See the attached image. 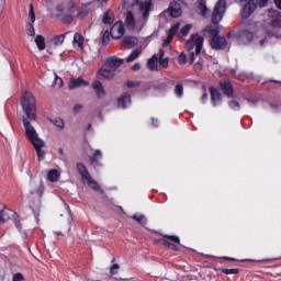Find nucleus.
Segmentation results:
<instances>
[{"instance_id":"5701e85b","label":"nucleus","mask_w":281,"mask_h":281,"mask_svg":"<svg viewBox=\"0 0 281 281\" xmlns=\"http://www.w3.org/2000/svg\"><path fill=\"white\" fill-rule=\"evenodd\" d=\"M133 221H136L138 225H146L147 220L144 214H134L132 215Z\"/></svg>"},{"instance_id":"338daca9","label":"nucleus","mask_w":281,"mask_h":281,"mask_svg":"<svg viewBox=\"0 0 281 281\" xmlns=\"http://www.w3.org/2000/svg\"><path fill=\"white\" fill-rule=\"evenodd\" d=\"M15 227H18V229H21V224L20 223H15Z\"/></svg>"},{"instance_id":"864d4df0","label":"nucleus","mask_w":281,"mask_h":281,"mask_svg":"<svg viewBox=\"0 0 281 281\" xmlns=\"http://www.w3.org/2000/svg\"><path fill=\"white\" fill-rule=\"evenodd\" d=\"M133 71H139V69H142V65H139V63H136L133 67H132Z\"/></svg>"},{"instance_id":"052dcab7","label":"nucleus","mask_w":281,"mask_h":281,"mask_svg":"<svg viewBox=\"0 0 281 281\" xmlns=\"http://www.w3.org/2000/svg\"><path fill=\"white\" fill-rule=\"evenodd\" d=\"M159 54H160L159 59L164 58V56H165L164 49H160Z\"/></svg>"},{"instance_id":"dca6fc26","label":"nucleus","mask_w":281,"mask_h":281,"mask_svg":"<svg viewBox=\"0 0 281 281\" xmlns=\"http://www.w3.org/2000/svg\"><path fill=\"white\" fill-rule=\"evenodd\" d=\"M72 45L74 47L77 45L79 49H82L85 47V36H82L80 33H75Z\"/></svg>"},{"instance_id":"2eb2a0df","label":"nucleus","mask_w":281,"mask_h":281,"mask_svg":"<svg viewBox=\"0 0 281 281\" xmlns=\"http://www.w3.org/2000/svg\"><path fill=\"white\" fill-rule=\"evenodd\" d=\"M89 85L85 79L82 78H77V79H71L69 82V89H78L79 87H87Z\"/></svg>"},{"instance_id":"423d86ee","label":"nucleus","mask_w":281,"mask_h":281,"mask_svg":"<svg viewBox=\"0 0 281 281\" xmlns=\"http://www.w3.org/2000/svg\"><path fill=\"white\" fill-rule=\"evenodd\" d=\"M124 59L117 58L115 56L105 59L104 65L100 68V71H117L122 65H124Z\"/></svg>"},{"instance_id":"e2e57ef3","label":"nucleus","mask_w":281,"mask_h":281,"mask_svg":"<svg viewBox=\"0 0 281 281\" xmlns=\"http://www.w3.org/2000/svg\"><path fill=\"white\" fill-rule=\"evenodd\" d=\"M151 124H153V126H157V120L156 119H151Z\"/></svg>"},{"instance_id":"7c9ffc66","label":"nucleus","mask_w":281,"mask_h":281,"mask_svg":"<svg viewBox=\"0 0 281 281\" xmlns=\"http://www.w3.org/2000/svg\"><path fill=\"white\" fill-rule=\"evenodd\" d=\"M29 19L30 23L34 24V21H36V14L34 13V4H30V10H29Z\"/></svg>"},{"instance_id":"f03ea898","label":"nucleus","mask_w":281,"mask_h":281,"mask_svg":"<svg viewBox=\"0 0 281 281\" xmlns=\"http://www.w3.org/2000/svg\"><path fill=\"white\" fill-rule=\"evenodd\" d=\"M23 124L25 135L37 153L38 161H43L45 159V150H43L45 148V140L38 137V133H36V130L27 119H23Z\"/></svg>"},{"instance_id":"603ef678","label":"nucleus","mask_w":281,"mask_h":281,"mask_svg":"<svg viewBox=\"0 0 281 281\" xmlns=\"http://www.w3.org/2000/svg\"><path fill=\"white\" fill-rule=\"evenodd\" d=\"M32 209H33L34 212H38V210H41L40 200L36 203H33Z\"/></svg>"},{"instance_id":"a18cd8bd","label":"nucleus","mask_w":281,"mask_h":281,"mask_svg":"<svg viewBox=\"0 0 281 281\" xmlns=\"http://www.w3.org/2000/svg\"><path fill=\"white\" fill-rule=\"evenodd\" d=\"M241 38H247L248 43L254 38V33L251 32H245L241 36Z\"/></svg>"},{"instance_id":"6ab92c4d","label":"nucleus","mask_w":281,"mask_h":281,"mask_svg":"<svg viewBox=\"0 0 281 281\" xmlns=\"http://www.w3.org/2000/svg\"><path fill=\"white\" fill-rule=\"evenodd\" d=\"M140 54H142V48L140 47L136 48L131 53L128 57L125 58V63H133V60H137Z\"/></svg>"},{"instance_id":"09e8293b","label":"nucleus","mask_w":281,"mask_h":281,"mask_svg":"<svg viewBox=\"0 0 281 281\" xmlns=\"http://www.w3.org/2000/svg\"><path fill=\"white\" fill-rule=\"evenodd\" d=\"M229 106H231V109H234L235 111H238V109H240V104H238L237 101H231Z\"/></svg>"},{"instance_id":"1a4fd4ad","label":"nucleus","mask_w":281,"mask_h":281,"mask_svg":"<svg viewBox=\"0 0 281 281\" xmlns=\"http://www.w3.org/2000/svg\"><path fill=\"white\" fill-rule=\"evenodd\" d=\"M269 0H250L248 4L244 8L243 16L247 18L250 15L254 10H256V7L265 8L267 5V2Z\"/></svg>"},{"instance_id":"6e6d98bb","label":"nucleus","mask_w":281,"mask_h":281,"mask_svg":"<svg viewBox=\"0 0 281 281\" xmlns=\"http://www.w3.org/2000/svg\"><path fill=\"white\" fill-rule=\"evenodd\" d=\"M137 83L133 82V81H127L126 82V87H128L130 89H133V87H136Z\"/></svg>"},{"instance_id":"ddd939ff","label":"nucleus","mask_w":281,"mask_h":281,"mask_svg":"<svg viewBox=\"0 0 281 281\" xmlns=\"http://www.w3.org/2000/svg\"><path fill=\"white\" fill-rule=\"evenodd\" d=\"M169 14L173 19H178L181 14V4H179V2H171L169 5Z\"/></svg>"},{"instance_id":"c756f323","label":"nucleus","mask_w":281,"mask_h":281,"mask_svg":"<svg viewBox=\"0 0 281 281\" xmlns=\"http://www.w3.org/2000/svg\"><path fill=\"white\" fill-rule=\"evenodd\" d=\"M52 43L55 45H63L65 43V34L57 35L52 40Z\"/></svg>"},{"instance_id":"a211bd4d","label":"nucleus","mask_w":281,"mask_h":281,"mask_svg":"<svg viewBox=\"0 0 281 281\" xmlns=\"http://www.w3.org/2000/svg\"><path fill=\"white\" fill-rule=\"evenodd\" d=\"M35 45H37V49H40V52H43L47 47L45 44V37L43 35H36Z\"/></svg>"},{"instance_id":"393cba45","label":"nucleus","mask_w":281,"mask_h":281,"mask_svg":"<svg viewBox=\"0 0 281 281\" xmlns=\"http://www.w3.org/2000/svg\"><path fill=\"white\" fill-rule=\"evenodd\" d=\"M190 30H192V24L184 25L179 32V37L183 38V36H188V34H190Z\"/></svg>"},{"instance_id":"bf43d9fd","label":"nucleus","mask_w":281,"mask_h":281,"mask_svg":"<svg viewBox=\"0 0 281 281\" xmlns=\"http://www.w3.org/2000/svg\"><path fill=\"white\" fill-rule=\"evenodd\" d=\"M124 3L127 5V8H131V0H124Z\"/></svg>"},{"instance_id":"cd10ccee","label":"nucleus","mask_w":281,"mask_h":281,"mask_svg":"<svg viewBox=\"0 0 281 281\" xmlns=\"http://www.w3.org/2000/svg\"><path fill=\"white\" fill-rule=\"evenodd\" d=\"M199 10L202 16H205L207 14V7L205 5V0H199Z\"/></svg>"},{"instance_id":"4be33fe9","label":"nucleus","mask_w":281,"mask_h":281,"mask_svg":"<svg viewBox=\"0 0 281 281\" xmlns=\"http://www.w3.org/2000/svg\"><path fill=\"white\" fill-rule=\"evenodd\" d=\"M44 191H45V188L43 187V184L37 183L32 188L31 194H37V196H43Z\"/></svg>"},{"instance_id":"c03bdc74","label":"nucleus","mask_w":281,"mask_h":281,"mask_svg":"<svg viewBox=\"0 0 281 281\" xmlns=\"http://www.w3.org/2000/svg\"><path fill=\"white\" fill-rule=\"evenodd\" d=\"M175 91H176L177 95H179V98H181V95H183V86L177 85Z\"/></svg>"},{"instance_id":"13d9d810","label":"nucleus","mask_w":281,"mask_h":281,"mask_svg":"<svg viewBox=\"0 0 281 281\" xmlns=\"http://www.w3.org/2000/svg\"><path fill=\"white\" fill-rule=\"evenodd\" d=\"M75 5H74V3L72 2H70V14H74V12H75Z\"/></svg>"},{"instance_id":"20e7f679","label":"nucleus","mask_w":281,"mask_h":281,"mask_svg":"<svg viewBox=\"0 0 281 281\" xmlns=\"http://www.w3.org/2000/svg\"><path fill=\"white\" fill-rule=\"evenodd\" d=\"M22 109L29 120H36V99L30 91L22 93Z\"/></svg>"},{"instance_id":"2f4dec72","label":"nucleus","mask_w":281,"mask_h":281,"mask_svg":"<svg viewBox=\"0 0 281 281\" xmlns=\"http://www.w3.org/2000/svg\"><path fill=\"white\" fill-rule=\"evenodd\" d=\"M103 23H113V13L111 11L104 13Z\"/></svg>"},{"instance_id":"72a5a7b5","label":"nucleus","mask_w":281,"mask_h":281,"mask_svg":"<svg viewBox=\"0 0 281 281\" xmlns=\"http://www.w3.org/2000/svg\"><path fill=\"white\" fill-rule=\"evenodd\" d=\"M222 273H225V276H237V273H240L239 269H222Z\"/></svg>"},{"instance_id":"c9c22d12","label":"nucleus","mask_w":281,"mask_h":281,"mask_svg":"<svg viewBox=\"0 0 281 281\" xmlns=\"http://www.w3.org/2000/svg\"><path fill=\"white\" fill-rule=\"evenodd\" d=\"M117 273H120V265L114 263L110 267V274L117 276Z\"/></svg>"},{"instance_id":"58836bf2","label":"nucleus","mask_w":281,"mask_h":281,"mask_svg":"<svg viewBox=\"0 0 281 281\" xmlns=\"http://www.w3.org/2000/svg\"><path fill=\"white\" fill-rule=\"evenodd\" d=\"M178 63L180 65H186V63H188V56H186L184 53H181L178 57Z\"/></svg>"},{"instance_id":"5fc2aeb1","label":"nucleus","mask_w":281,"mask_h":281,"mask_svg":"<svg viewBox=\"0 0 281 281\" xmlns=\"http://www.w3.org/2000/svg\"><path fill=\"white\" fill-rule=\"evenodd\" d=\"M194 69H195L196 71H201V69H203V64H202V63L195 64Z\"/></svg>"},{"instance_id":"6e6552de","label":"nucleus","mask_w":281,"mask_h":281,"mask_svg":"<svg viewBox=\"0 0 281 281\" xmlns=\"http://www.w3.org/2000/svg\"><path fill=\"white\" fill-rule=\"evenodd\" d=\"M227 10V2L225 0H218L213 11V23H220Z\"/></svg>"},{"instance_id":"412c9836","label":"nucleus","mask_w":281,"mask_h":281,"mask_svg":"<svg viewBox=\"0 0 281 281\" xmlns=\"http://www.w3.org/2000/svg\"><path fill=\"white\" fill-rule=\"evenodd\" d=\"M158 61H159V57H157V55H154L151 58H149L147 61L148 69H150L151 71H155V69H157Z\"/></svg>"},{"instance_id":"9d476101","label":"nucleus","mask_w":281,"mask_h":281,"mask_svg":"<svg viewBox=\"0 0 281 281\" xmlns=\"http://www.w3.org/2000/svg\"><path fill=\"white\" fill-rule=\"evenodd\" d=\"M124 32H125L124 23L122 21H119L114 23L113 26L111 27L110 34L112 38L119 40L124 36Z\"/></svg>"},{"instance_id":"b1692460","label":"nucleus","mask_w":281,"mask_h":281,"mask_svg":"<svg viewBox=\"0 0 281 281\" xmlns=\"http://www.w3.org/2000/svg\"><path fill=\"white\" fill-rule=\"evenodd\" d=\"M123 43L127 45V47H135L138 43L137 37H124Z\"/></svg>"},{"instance_id":"c85d7f7f","label":"nucleus","mask_w":281,"mask_h":281,"mask_svg":"<svg viewBox=\"0 0 281 281\" xmlns=\"http://www.w3.org/2000/svg\"><path fill=\"white\" fill-rule=\"evenodd\" d=\"M99 159H102V151H100V149H97L93 156L90 158V161L91 164H98Z\"/></svg>"},{"instance_id":"a19ab883","label":"nucleus","mask_w":281,"mask_h":281,"mask_svg":"<svg viewBox=\"0 0 281 281\" xmlns=\"http://www.w3.org/2000/svg\"><path fill=\"white\" fill-rule=\"evenodd\" d=\"M29 36H35L36 32L34 31V24L29 23V29L26 30Z\"/></svg>"},{"instance_id":"de8ad7c7","label":"nucleus","mask_w":281,"mask_h":281,"mask_svg":"<svg viewBox=\"0 0 281 281\" xmlns=\"http://www.w3.org/2000/svg\"><path fill=\"white\" fill-rule=\"evenodd\" d=\"M159 65L162 67V69H168V58L159 59Z\"/></svg>"},{"instance_id":"ea45409f","label":"nucleus","mask_w":281,"mask_h":281,"mask_svg":"<svg viewBox=\"0 0 281 281\" xmlns=\"http://www.w3.org/2000/svg\"><path fill=\"white\" fill-rule=\"evenodd\" d=\"M172 38H175V35H170V33H168L167 38L162 43V46L168 47V45H170V43H172Z\"/></svg>"},{"instance_id":"37998d69","label":"nucleus","mask_w":281,"mask_h":281,"mask_svg":"<svg viewBox=\"0 0 281 281\" xmlns=\"http://www.w3.org/2000/svg\"><path fill=\"white\" fill-rule=\"evenodd\" d=\"M54 124L57 128H65V122L61 119H55Z\"/></svg>"},{"instance_id":"bb28decb","label":"nucleus","mask_w":281,"mask_h":281,"mask_svg":"<svg viewBox=\"0 0 281 281\" xmlns=\"http://www.w3.org/2000/svg\"><path fill=\"white\" fill-rule=\"evenodd\" d=\"M48 179L54 182V181H58V177H60V173H58V170L53 169L50 171H48Z\"/></svg>"},{"instance_id":"473e14b6","label":"nucleus","mask_w":281,"mask_h":281,"mask_svg":"<svg viewBox=\"0 0 281 281\" xmlns=\"http://www.w3.org/2000/svg\"><path fill=\"white\" fill-rule=\"evenodd\" d=\"M10 221V215L8 214V212L5 211H0V225H2V223H5Z\"/></svg>"},{"instance_id":"7ed1b4c3","label":"nucleus","mask_w":281,"mask_h":281,"mask_svg":"<svg viewBox=\"0 0 281 281\" xmlns=\"http://www.w3.org/2000/svg\"><path fill=\"white\" fill-rule=\"evenodd\" d=\"M203 35L211 38L210 44L213 49H225L227 47V41L225 37L218 35V29L216 26H206L203 30Z\"/></svg>"},{"instance_id":"9b49d317","label":"nucleus","mask_w":281,"mask_h":281,"mask_svg":"<svg viewBox=\"0 0 281 281\" xmlns=\"http://www.w3.org/2000/svg\"><path fill=\"white\" fill-rule=\"evenodd\" d=\"M221 89L225 95L228 98H234V87L232 86V82L227 79H223L220 81Z\"/></svg>"},{"instance_id":"e433bc0d","label":"nucleus","mask_w":281,"mask_h":281,"mask_svg":"<svg viewBox=\"0 0 281 281\" xmlns=\"http://www.w3.org/2000/svg\"><path fill=\"white\" fill-rule=\"evenodd\" d=\"M179 27H181V23L175 24V25L169 30V34H170L171 36H175V34H177V32H179Z\"/></svg>"},{"instance_id":"aec40b11","label":"nucleus","mask_w":281,"mask_h":281,"mask_svg":"<svg viewBox=\"0 0 281 281\" xmlns=\"http://www.w3.org/2000/svg\"><path fill=\"white\" fill-rule=\"evenodd\" d=\"M98 78H101L102 80H113L115 78V72L113 71H99Z\"/></svg>"},{"instance_id":"4468645a","label":"nucleus","mask_w":281,"mask_h":281,"mask_svg":"<svg viewBox=\"0 0 281 281\" xmlns=\"http://www.w3.org/2000/svg\"><path fill=\"white\" fill-rule=\"evenodd\" d=\"M127 104H131V94L123 93L117 99L119 109H126Z\"/></svg>"},{"instance_id":"0eeeda50","label":"nucleus","mask_w":281,"mask_h":281,"mask_svg":"<svg viewBox=\"0 0 281 281\" xmlns=\"http://www.w3.org/2000/svg\"><path fill=\"white\" fill-rule=\"evenodd\" d=\"M203 36L195 34L187 42V49L190 52L195 47V54L199 56V54H201V49H203Z\"/></svg>"},{"instance_id":"f257e3e1","label":"nucleus","mask_w":281,"mask_h":281,"mask_svg":"<svg viewBox=\"0 0 281 281\" xmlns=\"http://www.w3.org/2000/svg\"><path fill=\"white\" fill-rule=\"evenodd\" d=\"M131 8L132 10H128L125 14V23L128 30H137L139 32L148 23L153 3L150 0H136Z\"/></svg>"},{"instance_id":"8fccbe9b","label":"nucleus","mask_w":281,"mask_h":281,"mask_svg":"<svg viewBox=\"0 0 281 281\" xmlns=\"http://www.w3.org/2000/svg\"><path fill=\"white\" fill-rule=\"evenodd\" d=\"M271 278H281V270H274L270 273Z\"/></svg>"},{"instance_id":"774afa93","label":"nucleus","mask_w":281,"mask_h":281,"mask_svg":"<svg viewBox=\"0 0 281 281\" xmlns=\"http://www.w3.org/2000/svg\"><path fill=\"white\" fill-rule=\"evenodd\" d=\"M55 234H56L57 236H63V233H61V232H55Z\"/></svg>"},{"instance_id":"49530a36","label":"nucleus","mask_w":281,"mask_h":281,"mask_svg":"<svg viewBox=\"0 0 281 281\" xmlns=\"http://www.w3.org/2000/svg\"><path fill=\"white\" fill-rule=\"evenodd\" d=\"M12 281H25V278L23 277V274L22 273H15L14 276H13V279H12Z\"/></svg>"},{"instance_id":"4d7b16f0","label":"nucleus","mask_w":281,"mask_h":281,"mask_svg":"<svg viewBox=\"0 0 281 281\" xmlns=\"http://www.w3.org/2000/svg\"><path fill=\"white\" fill-rule=\"evenodd\" d=\"M274 3L281 10V0H274Z\"/></svg>"},{"instance_id":"4c0bfd02","label":"nucleus","mask_w":281,"mask_h":281,"mask_svg":"<svg viewBox=\"0 0 281 281\" xmlns=\"http://www.w3.org/2000/svg\"><path fill=\"white\" fill-rule=\"evenodd\" d=\"M233 77L237 78V80H245L247 78V76H245V72L240 71L233 72Z\"/></svg>"},{"instance_id":"3c124183","label":"nucleus","mask_w":281,"mask_h":281,"mask_svg":"<svg viewBox=\"0 0 281 281\" xmlns=\"http://www.w3.org/2000/svg\"><path fill=\"white\" fill-rule=\"evenodd\" d=\"M82 111V104H75L72 108L74 113H80Z\"/></svg>"},{"instance_id":"a878e982","label":"nucleus","mask_w":281,"mask_h":281,"mask_svg":"<svg viewBox=\"0 0 281 281\" xmlns=\"http://www.w3.org/2000/svg\"><path fill=\"white\" fill-rule=\"evenodd\" d=\"M55 80L54 83L52 85L53 89H60L63 87V78L58 77V75L54 74Z\"/></svg>"},{"instance_id":"39448f33","label":"nucleus","mask_w":281,"mask_h":281,"mask_svg":"<svg viewBox=\"0 0 281 281\" xmlns=\"http://www.w3.org/2000/svg\"><path fill=\"white\" fill-rule=\"evenodd\" d=\"M76 168L83 183H87V186H89V188H91V190H94L95 192H101V194L104 193V190L100 188V184H98V182L92 179L91 173H89V170L87 169V166H85V164L77 162Z\"/></svg>"},{"instance_id":"79ce46f5","label":"nucleus","mask_w":281,"mask_h":281,"mask_svg":"<svg viewBox=\"0 0 281 281\" xmlns=\"http://www.w3.org/2000/svg\"><path fill=\"white\" fill-rule=\"evenodd\" d=\"M109 41H111L110 33L109 31H105L102 38L103 45H109Z\"/></svg>"},{"instance_id":"f8f14e48","label":"nucleus","mask_w":281,"mask_h":281,"mask_svg":"<svg viewBox=\"0 0 281 281\" xmlns=\"http://www.w3.org/2000/svg\"><path fill=\"white\" fill-rule=\"evenodd\" d=\"M92 89L99 99H102L104 95H106V90H104V86L100 81H94L92 83Z\"/></svg>"},{"instance_id":"f3484780","label":"nucleus","mask_w":281,"mask_h":281,"mask_svg":"<svg viewBox=\"0 0 281 281\" xmlns=\"http://www.w3.org/2000/svg\"><path fill=\"white\" fill-rule=\"evenodd\" d=\"M210 91H211V98L214 106H216L217 104H221V92L215 88H210Z\"/></svg>"},{"instance_id":"680f3d73","label":"nucleus","mask_w":281,"mask_h":281,"mask_svg":"<svg viewBox=\"0 0 281 281\" xmlns=\"http://www.w3.org/2000/svg\"><path fill=\"white\" fill-rule=\"evenodd\" d=\"M205 100H207V93H204V94L202 95V101L205 102Z\"/></svg>"},{"instance_id":"69168bd1","label":"nucleus","mask_w":281,"mask_h":281,"mask_svg":"<svg viewBox=\"0 0 281 281\" xmlns=\"http://www.w3.org/2000/svg\"><path fill=\"white\" fill-rule=\"evenodd\" d=\"M259 45L262 47V45H265V40H260Z\"/></svg>"},{"instance_id":"f704fd0d","label":"nucleus","mask_w":281,"mask_h":281,"mask_svg":"<svg viewBox=\"0 0 281 281\" xmlns=\"http://www.w3.org/2000/svg\"><path fill=\"white\" fill-rule=\"evenodd\" d=\"M164 238H167L168 240H171V243H176L177 245L181 243V239L179 238V236H176V235H164Z\"/></svg>"},{"instance_id":"0e129e2a","label":"nucleus","mask_w":281,"mask_h":281,"mask_svg":"<svg viewBox=\"0 0 281 281\" xmlns=\"http://www.w3.org/2000/svg\"><path fill=\"white\" fill-rule=\"evenodd\" d=\"M224 260H236V259H234V258H229V257H224Z\"/></svg>"}]
</instances>
